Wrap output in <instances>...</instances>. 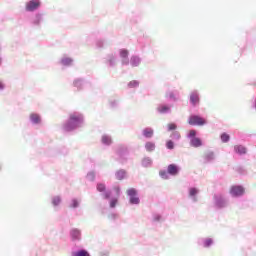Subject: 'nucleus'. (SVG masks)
<instances>
[{
  "mask_svg": "<svg viewBox=\"0 0 256 256\" xmlns=\"http://www.w3.org/2000/svg\"><path fill=\"white\" fill-rule=\"evenodd\" d=\"M80 123H83V116L79 114H71L68 123L65 125V130L71 131L75 129L77 125H80Z\"/></svg>",
  "mask_w": 256,
  "mask_h": 256,
  "instance_id": "obj_1",
  "label": "nucleus"
},
{
  "mask_svg": "<svg viewBox=\"0 0 256 256\" xmlns=\"http://www.w3.org/2000/svg\"><path fill=\"white\" fill-rule=\"evenodd\" d=\"M188 123L189 125L201 127L207 123V120L199 115H192L189 117Z\"/></svg>",
  "mask_w": 256,
  "mask_h": 256,
  "instance_id": "obj_2",
  "label": "nucleus"
},
{
  "mask_svg": "<svg viewBox=\"0 0 256 256\" xmlns=\"http://www.w3.org/2000/svg\"><path fill=\"white\" fill-rule=\"evenodd\" d=\"M127 195H129L132 205H139V197H137V190H135V188L128 189Z\"/></svg>",
  "mask_w": 256,
  "mask_h": 256,
  "instance_id": "obj_3",
  "label": "nucleus"
},
{
  "mask_svg": "<svg viewBox=\"0 0 256 256\" xmlns=\"http://www.w3.org/2000/svg\"><path fill=\"white\" fill-rule=\"evenodd\" d=\"M245 193V188L243 186H232L230 188V194L232 197H241Z\"/></svg>",
  "mask_w": 256,
  "mask_h": 256,
  "instance_id": "obj_4",
  "label": "nucleus"
},
{
  "mask_svg": "<svg viewBox=\"0 0 256 256\" xmlns=\"http://www.w3.org/2000/svg\"><path fill=\"white\" fill-rule=\"evenodd\" d=\"M40 6H41V2L39 0H30L26 4V11H35L39 9Z\"/></svg>",
  "mask_w": 256,
  "mask_h": 256,
  "instance_id": "obj_5",
  "label": "nucleus"
},
{
  "mask_svg": "<svg viewBox=\"0 0 256 256\" xmlns=\"http://www.w3.org/2000/svg\"><path fill=\"white\" fill-rule=\"evenodd\" d=\"M167 171H168L169 175L175 176V175H178V173H179V167H177V165H175V164H170V165H168Z\"/></svg>",
  "mask_w": 256,
  "mask_h": 256,
  "instance_id": "obj_6",
  "label": "nucleus"
},
{
  "mask_svg": "<svg viewBox=\"0 0 256 256\" xmlns=\"http://www.w3.org/2000/svg\"><path fill=\"white\" fill-rule=\"evenodd\" d=\"M190 103H192V105H199V93L197 92H192L190 94Z\"/></svg>",
  "mask_w": 256,
  "mask_h": 256,
  "instance_id": "obj_7",
  "label": "nucleus"
},
{
  "mask_svg": "<svg viewBox=\"0 0 256 256\" xmlns=\"http://www.w3.org/2000/svg\"><path fill=\"white\" fill-rule=\"evenodd\" d=\"M234 151L239 155H245V153H247V148H245L243 145H236L234 146Z\"/></svg>",
  "mask_w": 256,
  "mask_h": 256,
  "instance_id": "obj_8",
  "label": "nucleus"
},
{
  "mask_svg": "<svg viewBox=\"0 0 256 256\" xmlns=\"http://www.w3.org/2000/svg\"><path fill=\"white\" fill-rule=\"evenodd\" d=\"M190 145H191V147L197 148V147H201V145H203V142L199 138L194 137L191 139Z\"/></svg>",
  "mask_w": 256,
  "mask_h": 256,
  "instance_id": "obj_9",
  "label": "nucleus"
},
{
  "mask_svg": "<svg viewBox=\"0 0 256 256\" xmlns=\"http://www.w3.org/2000/svg\"><path fill=\"white\" fill-rule=\"evenodd\" d=\"M30 119L32 123H35V124L41 123V116H39V114H35V113L31 114Z\"/></svg>",
  "mask_w": 256,
  "mask_h": 256,
  "instance_id": "obj_10",
  "label": "nucleus"
},
{
  "mask_svg": "<svg viewBox=\"0 0 256 256\" xmlns=\"http://www.w3.org/2000/svg\"><path fill=\"white\" fill-rule=\"evenodd\" d=\"M153 129H151V128H145L144 130H143V135H144V137H146L147 139H151V137H153Z\"/></svg>",
  "mask_w": 256,
  "mask_h": 256,
  "instance_id": "obj_11",
  "label": "nucleus"
},
{
  "mask_svg": "<svg viewBox=\"0 0 256 256\" xmlns=\"http://www.w3.org/2000/svg\"><path fill=\"white\" fill-rule=\"evenodd\" d=\"M158 111L159 113H169V111H171V107L168 105H160L158 107Z\"/></svg>",
  "mask_w": 256,
  "mask_h": 256,
  "instance_id": "obj_12",
  "label": "nucleus"
},
{
  "mask_svg": "<svg viewBox=\"0 0 256 256\" xmlns=\"http://www.w3.org/2000/svg\"><path fill=\"white\" fill-rule=\"evenodd\" d=\"M140 63H141V60L139 59V57L134 56L131 58L132 67H137Z\"/></svg>",
  "mask_w": 256,
  "mask_h": 256,
  "instance_id": "obj_13",
  "label": "nucleus"
},
{
  "mask_svg": "<svg viewBox=\"0 0 256 256\" xmlns=\"http://www.w3.org/2000/svg\"><path fill=\"white\" fill-rule=\"evenodd\" d=\"M71 237H72L73 239H80V237H81V232H80L79 230H77V229H73V230L71 231Z\"/></svg>",
  "mask_w": 256,
  "mask_h": 256,
  "instance_id": "obj_14",
  "label": "nucleus"
},
{
  "mask_svg": "<svg viewBox=\"0 0 256 256\" xmlns=\"http://www.w3.org/2000/svg\"><path fill=\"white\" fill-rule=\"evenodd\" d=\"M146 151H155V143L147 142L145 144Z\"/></svg>",
  "mask_w": 256,
  "mask_h": 256,
  "instance_id": "obj_15",
  "label": "nucleus"
},
{
  "mask_svg": "<svg viewBox=\"0 0 256 256\" xmlns=\"http://www.w3.org/2000/svg\"><path fill=\"white\" fill-rule=\"evenodd\" d=\"M102 143H104V145H111V143H113V141L111 140V137L103 136L102 137Z\"/></svg>",
  "mask_w": 256,
  "mask_h": 256,
  "instance_id": "obj_16",
  "label": "nucleus"
},
{
  "mask_svg": "<svg viewBox=\"0 0 256 256\" xmlns=\"http://www.w3.org/2000/svg\"><path fill=\"white\" fill-rule=\"evenodd\" d=\"M116 178H117L119 181H122V179H125V171L119 170V171L116 173Z\"/></svg>",
  "mask_w": 256,
  "mask_h": 256,
  "instance_id": "obj_17",
  "label": "nucleus"
},
{
  "mask_svg": "<svg viewBox=\"0 0 256 256\" xmlns=\"http://www.w3.org/2000/svg\"><path fill=\"white\" fill-rule=\"evenodd\" d=\"M73 255L74 256H91L89 255V252H87V250H80L78 252H75Z\"/></svg>",
  "mask_w": 256,
  "mask_h": 256,
  "instance_id": "obj_18",
  "label": "nucleus"
},
{
  "mask_svg": "<svg viewBox=\"0 0 256 256\" xmlns=\"http://www.w3.org/2000/svg\"><path fill=\"white\" fill-rule=\"evenodd\" d=\"M229 139H230L229 134L223 133V134L221 135V141H222V143H227V142L229 141Z\"/></svg>",
  "mask_w": 256,
  "mask_h": 256,
  "instance_id": "obj_19",
  "label": "nucleus"
},
{
  "mask_svg": "<svg viewBox=\"0 0 256 256\" xmlns=\"http://www.w3.org/2000/svg\"><path fill=\"white\" fill-rule=\"evenodd\" d=\"M172 139H175L176 141H179V139H181V133L175 131L172 133L171 135Z\"/></svg>",
  "mask_w": 256,
  "mask_h": 256,
  "instance_id": "obj_20",
  "label": "nucleus"
},
{
  "mask_svg": "<svg viewBox=\"0 0 256 256\" xmlns=\"http://www.w3.org/2000/svg\"><path fill=\"white\" fill-rule=\"evenodd\" d=\"M197 193H199V190H197V188H190V190H189L190 197H195V195H197Z\"/></svg>",
  "mask_w": 256,
  "mask_h": 256,
  "instance_id": "obj_21",
  "label": "nucleus"
},
{
  "mask_svg": "<svg viewBox=\"0 0 256 256\" xmlns=\"http://www.w3.org/2000/svg\"><path fill=\"white\" fill-rule=\"evenodd\" d=\"M52 203L55 207H57V205H59V203H61V198L59 196H56L52 199Z\"/></svg>",
  "mask_w": 256,
  "mask_h": 256,
  "instance_id": "obj_22",
  "label": "nucleus"
},
{
  "mask_svg": "<svg viewBox=\"0 0 256 256\" xmlns=\"http://www.w3.org/2000/svg\"><path fill=\"white\" fill-rule=\"evenodd\" d=\"M120 56L122 57V59H127V57H129V51L121 50L120 51Z\"/></svg>",
  "mask_w": 256,
  "mask_h": 256,
  "instance_id": "obj_23",
  "label": "nucleus"
},
{
  "mask_svg": "<svg viewBox=\"0 0 256 256\" xmlns=\"http://www.w3.org/2000/svg\"><path fill=\"white\" fill-rule=\"evenodd\" d=\"M71 63H73V60H71V58L62 59V65H71Z\"/></svg>",
  "mask_w": 256,
  "mask_h": 256,
  "instance_id": "obj_24",
  "label": "nucleus"
},
{
  "mask_svg": "<svg viewBox=\"0 0 256 256\" xmlns=\"http://www.w3.org/2000/svg\"><path fill=\"white\" fill-rule=\"evenodd\" d=\"M213 245V240L211 238H208L204 242V247H211Z\"/></svg>",
  "mask_w": 256,
  "mask_h": 256,
  "instance_id": "obj_25",
  "label": "nucleus"
},
{
  "mask_svg": "<svg viewBox=\"0 0 256 256\" xmlns=\"http://www.w3.org/2000/svg\"><path fill=\"white\" fill-rule=\"evenodd\" d=\"M166 147H167V149H174L175 148V144L171 140H168L166 142Z\"/></svg>",
  "mask_w": 256,
  "mask_h": 256,
  "instance_id": "obj_26",
  "label": "nucleus"
},
{
  "mask_svg": "<svg viewBox=\"0 0 256 256\" xmlns=\"http://www.w3.org/2000/svg\"><path fill=\"white\" fill-rule=\"evenodd\" d=\"M106 187L105 184H98L97 185V191H99L100 193H103V191H105Z\"/></svg>",
  "mask_w": 256,
  "mask_h": 256,
  "instance_id": "obj_27",
  "label": "nucleus"
},
{
  "mask_svg": "<svg viewBox=\"0 0 256 256\" xmlns=\"http://www.w3.org/2000/svg\"><path fill=\"white\" fill-rule=\"evenodd\" d=\"M175 129H177V124L175 123L168 124V131H175Z\"/></svg>",
  "mask_w": 256,
  "mask_h": 256,
  "instance_id": "obj_28",
  "label": "nucleus"
},
{
  "mask_svg": "<svg viewBox=\"0 0 256 256\" xmlns=\"http://www.w3.org/2000/svg\"><path fill=\"white\" fill-rule=\"evenodd\" d=\"M71 207H72L73 209H75L76 207H79V201H77V200H72Z\"/></svg>",
  "mask_w": 256,
  "mask_h": 256,
  "instance_id": "obj_29",
  "label": "nucleus"
},
{
  "mask_svg": "<svg viewBox=\"0 0 256 256\" xmlns=\"http://www.w3.org/2000/svg\"><path fill=\"white\" fill-rule=\"evenodd\" d=\"M195 135H197V131H195V130H190L188 137H192V139H193V138H195Z\"/></svg>",
  "mask_w": 256,
  "mask_h": 256,
  "instance_id": "obj_30",
  "label": "nucleus"
},
{
  "mask_svg": "<svg viewBox=\"0 0 256 256\" xmlns=\"http://www.w3.org/2000/svg\"><path fill=\"white\" fill-rule=\"evenodd\" d=\"M159 175L162 179H167V173L165 171H160Z\"/></svg>",
  "mask_w": 256,
  "mask_h": 256,
  "instance_id": "obj_31",
  "label": "nucleus"
},
{
  "mask_svg": "<svg viewBox=\"0 0 256 256\" xmlns=\"http://www.w3.org/2000/svg\"><path fill=\"white\" fill-rule=\"evenodd\" d=\"M117 205V199H112L111 201H110V207H115Z\"/></svg>",
  "mask_w": 256,
  "mask_h": 256,
  "instance_id": "obj_32",
  "label": "nucleus"
},
{
  "mask_svg": "<svg viewBox=\"0 0 256 256\" xmlns=\"http://www.w3.org/2000/svg\"><path fill=\"white\" fill-rule=\"evenodd\" d=\"M104 197H105V199H109V197H111V192H106L104 194Z\"/></svg>",
  "mask_w": 256,
  "mask_h": 256,
  "instance_id": "obj_33",
  "label": "nucleus"
},
{
  "mask_svg": "<svg viewBox=\"0 0 256 256\" xmlns=\"http://www.w3.org/2000/svg\"><path fill=\"white\" fill-rule=\"evenodd\" d=\"M168 97H170V99H175V94H173V92H170L168 94Z\"/></svg>",
  "mask_w": 256,
  "mask_h": 256,
  "instance_id": "obj_34",
  "label": "nucleus"
},
{
  "mask_svg": "<svg viewBox=\"0 0 256 256\" xmlns=\"http://www.w3.org/2000/svg\"><path fill=\"white\" fill-rule=\"evenodd\" d=\"M88 177L93 180V179H95V174L94 173H90V174H88Z\"/></svg>",
  "mask_w": 256,
  "mask_h": 256,
  "instance_id": "obj_35",
  "label": "nucleus"
},
{
  "mask_svg": "<svg viewBox=\"0 0 256 256\" xmlns=\"http://www.w3.org/2000/svg\"><path fill=\"white\" fill-rule=\"evenodd\" d=\"M115 191L119 195V191H120L119 187L115 188Z\"/></svg>",
  "mask_w": 256,
  "mask_h": 256,
  "instance_id": "obj_36",
  "label": "nucleus"
},
{
  "mask_svg": "<svg viewBox=\"0 0 256 256\" xmlns=\"http://www.w3.org/2000/svg\"><path fill=\"white\" fill-rule=\"evenodd\" d=\"M4 85L3 82H0V89H3Z\"/></svg>",
  "mask_w": 256,
  "mask_h": 256,
  "instance_id": "obj_37",
  "label": "nucleus"
}]
</instances>
